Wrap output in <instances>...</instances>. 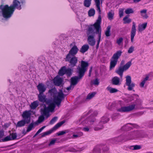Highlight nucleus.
I'll return each mask as SVG.
<instances>
[{"instance_id": "obj_1", "label": "nucleus", "mask_w": 153, "mask_h": 153, "mask_svg": "<svg viewBox=\"0 0 153 153\" xmlns=\"http://www.w3.org/2000/svg\"><path fill=\"white\" fill-rule=\"evenodd\" d=\"M25 3V0H20V1L18 0H13V4L10 6L7 4H1L0 5V16L3 17L5 19H7L12 16L15 8L19 10L22 9L21 3L23 5Z\"/></svg>"}, {"instance_id": "obj_2", "label": "nucleus", "mask_w": 153, "mask_h": 153, "mask_svg": "<svg viewBox=\"0 0 153 153\" xmlns=\"http://www.w3.org/2000/svg\"><path fill=\"white\" fill-rule=\"evenodd\" d=\"M65 98L64 94L63 92L62 89H60L59 92L57 93V95L54 97L53 98V101L52 100L49 99L47 102L46 104L48 105V107L49 109L50 108L54 109L56 105L59 107L62 101Z\"/></svg>"}, {"instance_id": "obj_3", "label": "nucleus", "mask_w": 153, "mask_h": 153, "mask_svg": "<svg viewBox=\"0 0 153 153\" xmlns=\"http://www.w3.org/2000/svg\"><path fill=\"white\" fill-rule=\"evenodd\" d=\"M137 131L130 132L125 134H122L117 137H115L112 139L114 142L117 143L120 142H125L127 140L133 139L136 137L135 134Z\"/></svg>"}, {"instance_id": "obj_4", "label": "nucleus", "mask_w": 153, "mask_h": 153, "mask_svg": "<svg viewBox=\"0 0 153 153\" xmlns=\"http://www.w3.org/2000/svg\"><path fill=\"white\" fill-rule=\"evenodd\" d=\"M31 114L30 110H26L23 111L22 114L23 119L17 122L16 125V127H22L24 126L26 124H29L30 122Z\"/></svg>"}, {"instance_id": "obj_5", "label": "nucleus", "mask_w": 153, "mask_h": 153, "mask_svg": "<svg viewBox=\"0 0 153 153\" xmlns=\"http://www.w3.org/2000/svg\"><path fill=\"white\" fill-rule=\"evenodd\" d=\"M142 104L141 100L136 98L133 104L127 106L121 107L120 108L117 109V111L120 112H129L141 105Z\"/></svg>"}, {"instance_id": "obj_6", "label": "nucleus", "mask_w": 153, "mask_h": 153, "mask_svg": "<svg viewBox=\"0 0 153 153\" xmlns=\"http://www.w3.org/2000/svg\"><path fill=\"white\" fill-rule=\"evenodd\" d=\"M95 32L94 31L92 27H90L88 28L87 33V41L88 44L91 46H94L96 43V41L94 38Z\"/></svg>"}, {"instance_id": "obj_7", "label": "nucleus", "mask_w": 153, "mask_h": 153, "mask_svg": "<svg viewBox=\"0 0 153 153\" xmlns=\"http://www.w3.org/2000/svg\"><path fill=\"white\" fill-rule=\"evenodd\" d=\"M122 53L121 51H119L113 55L111 59L109 66L110 70H111L115 67L117 63L118 59L121 56Z\"/></svg>"}, {"instance_id": "obj_8", "label": "nucleus", "mask_w": 153, "mask_h": 153, "mask_svg": "<svg viewBox=\"0 0 153 153\" xmlns=\"http://www.w3.org/2000/svg\"><path fill=\"white\" fill-rule=\"evenodd\" d=\"M98 114L97 111H94L91 115L85 120H83L82 118L79 120V123H82L83 125L85 124H91L93 123L95 121V119L94 116H96Z\"/></svg>"}, {"instance_id": "obj_9", "label": "nucleus", "mask_w": 153, "mask_h": 153, "mask_svg": "<svg viewBox=\"0 0 153 153\" xmlns=\"http://www.w3.org/2000/svg\"><path fill=\"white\" fill-rule=\"evenodd\" d=\"M131 65V61H128L125 65L123 66H120L116 70L115 72L119 75L120 77L122 78L124 71L128 70Z\"/></svg>"}, {"instance_id": "obj_10", "label": "nucleus", "mask_w": 153, "mask_h": 153, "mask_svg": "<svg viewBox=\"0 0 153 153\" xmlns=\"http://www.w3.org/2000/svg\"><path fill=\"white\" fill-rule=\"evenodd\" d=\"M89 65L87 62L82 60L81 62L80 67L78 66L77 68V73L84 76L85 73L87 69V67Z\"/></svg>"}, {"instance_id": "obj_11", "label": "nucleus", "mask_w": 153, "mask_h": 153, "mask_svg": "<svg viewBox=\"0 0 153 153\" xmlns=\"http://www.w3.org/2000/svg\"><path fill=\"white\" fill-rule=\"evenodd\" d=\"M66 62H68L69 63V65L71 67H74L76 65L78 62V57L76 56H66L65 58Z\"/></svg>"}, {"instance_id": "obj_12", "label": "nucleus", "mask_w": 153, "mask_h": 153, "mask_svg": "<svg viewBox=\"0 0 153 153\" xmlns=\"http://www.w3.org/2000/svg\"><path fill=\"white\" fill-rule=\"evenodd\" d=\"M65 122V121H61L56 124L49 131L43 132L42 134L41 137H45L46 135H48L53 131L56 130L59 128Z\"/></svg>"}, {"instance_id": "obj_13", "label": "nucleus", "mask_w": 153, "mask_h": 153, "mask_svg": "<svg viewBox=\"0 0 153 153\" xmlns=\"http://www.w3.org/2000/svg\"><path fill=\"white\" fill-rule=\"evenodd\" d=\"M109 120L108 115L105 114L101 118L100 122V124H101L100 127H95L94 128L95 131H97L101 130L103 128V124L107 123Z\"/></svg>"}, {"instance_id": "obj_14", "label": "nucleus", "mask_w": 153, "mask_h": 153, "mask_svg": "<svg viewBox=\"0 0 153 153\" xmlns=\"http://www.w3.org/2000/svg\"><path fill=\"white\" fill-rule=\"evenodd\" d=\"M96 3V6L97 7V10L98 12L99 15L98 19L96 20V22L94 24L91 26H95V25H97L98 24H99L100 25L101 23V12L100 7V1H95Z\"/></svg>"}, {"instance_id": "obj_15", "label": "nucleus", "mask_w": 153, "mask_h": 153, "mask_svg": "<svg viewBox=\"0 0 153 153\" xmlns=\"http://www.w3.org/2000/svg\"><path fill=\"white\" fill-rule=\"evenodd\" d=\"M126 85L128 86L127 89L129 91L133 90L135 86L134 83L133 82L131 83V77L130 76H127L126 77Z\"/></svg>"}, {"instance_id": "obj_16", "label": "nucleus", "mask_w": 153, "mask_h": 153, "mask_svg": "<svg viewBox=\"0 0 153 153\" xmlns=\"http://www.w3.org/2000/svg\"><path fill=\"white\" fill-rule=\"evenodd\" d=\"M84 76L79 73H78V75L72 77L71 79V84L73 86L75 85L79 81V80L82 79Z\"/></svg>"}, {"instance_id": "obj_17", "label": "nucleus", "mask_w": 153, "mask_h": 153, "mask_svg": "<svg viewBox=\"0 0 153 153\" xmlns=\"http://www.w3.org/2000/svg\"><path fill=\"white\" fill-rule=\"evenodd\" d=\"M97 25H95V26H93L94 28L96 29V31L95 33L97 34H98V40L97 41V44H99L101 38V29L100 25L99 24H97Z\"/></svg>"}, {"instance_id": "obj_18", "label": "nucleus", "mask_w": 153, "mask_h": 153, "mask_svg": "<svg viewBox=\"0 0 153 153\" xmlns=\"http://www.w3.org/2000/svg\"><path fill=\"white\" fill-rule=\"evenodd\" d=\"M136 32V25L134 22L132 23L131 30L130 32L131 40V42L133 43L134 41V37L135 36Z\"/></svg>"}, {"instance_id": "obj_19", "label": "nucleus", "mask_w": 153, "mask_h": 153, "mask_svg": "<svg viewBox=\"0 0 153 153\" xmlns=\"http://www.w3.org/2000/svg\"><path fill=\"white\" fill-rule=\"evenodd\" d=\"M53 82L55 85L57 86H62V84L63 81L62 78L58 76H56L53 79Z\"/></svg>"}, {"instance_id": "obj_20", "label": "nucleus", "mask_w": 153, "mask_h": 153, "mask_svg": "<svg viewBox=\"0 0 153 153\" xmlns=\"http://www.w3.org/2000/svg\"><path fill=\"white\" fill-rule=\"evenodd\" d=\"M79 51V49L77 46L74 45L71 49L67 56H75Z\"/></svg>"}, {"instance_id": "obj_21", "label": "nucleus", "mask_w": 153, "mask_h": 153, "mask_svg": "<svg viewBox=\"0 0 153 153\" xmlns=\"http://www.w3.org/2000/svg\"><path fill=\"white\" fill-rule=\"evenodd\" d=\"M128 124H130L132 126V127L134 128H137L138 126V125L135 124H132L131 123H128L124 126H123L121 128V130L122 131H127L131 130L132 128L131 127H130L128 125Z\"/></svg>"}, {"instance_id": "obj_22", "label": "nucleus", "mask_w": 153, "mask_h": 153, "mask_svg": "<svg viewBox=\"0 0 153 153\" xmlns=\"http://www.w3.org/2000/svg\"><path fill=\"white\" fill-rule=\"evenodd\" d=\"M39 94H43L44 92L46 89V86L42 83H39L37 86Z\"/></svg>"}, {"instance_id": "obj_23", "label": "nucleus", "mask_w": 153, "mask_h": 153, "mask_svg": "<svg viewBox=\"0 0 153 153\" xmlns=\"http://www.w3.org/2000/svg\"><path fill=\"white\" fill-rule=\"evenodd\" d=\"M38 98L39 101L43 103H47V101L49 99L46 98V96L43 94H39L38 95Z\"/></svg>"}, {"instance_id": "obj_24", "label": "nucleus", "mask_w": 153, "mask_h": 153, "mask_svg": "<svg viewBox=\"0 0 153 153\" xmlns=\"http://www.w3.org/2000/svg\"><path fill=\"white\" fill-rule=\"evenodd\" d=\"M49 108L48 107H47L45 105L43 109H41V113L42 115L45 116L46 118H48L50 116L49 114Z\"/></svg>"}, {"instance_id": "obj_25", "label": "nucleus", "mask_w": 153, "mask_h": 153, "mask_svg": "<svg viewBox=\"0 0 153 153\" xmlns=\"http://www.w3.org/2000/svg\"><path fill=\"white\" fill-rule=\"evenodd\" d=\"M112 83L115 85H119L120 84V79L118 76H115L113 77L112 79Z\"/></svg>"}, {"instance_id": "obj_26", "label": "nucleus", "mask_w": 153, "mask_h": 153, "mask_svg": "<svg viewBox=\"0 0 153 153\" xmlns=\"http://www.w3.org/2000/svg\"><path fill=\"white\" fill-rule=\"evenodd\" d=\"M66 67L65 66H63L61 68L59 71L58 74L60 76H63L65 74Z\"/></svg>"}, {"instance_id": "obj_27", "label": "nucleus", "mask_w": 153, "mask_h": 153, "mask_svg": "<svg viewBox=\"0 0 153 153\" xmlns=\"http://www.w3.org/2000/svg\"><path fill=\"white\" fill-rule=\"evenodd\" d=\"M89 48V46L88 45H84L82 47L80 50V52L83 53L88 50Z\"/></svg>"}, {"instance_id": "obj_28", "label": "nucleus", "mask_w": 153, "mask_h": 153, "mask_svg": "<svg viewBox=\"0 0 153 153\" xmlns=\"http://www.w3.org/2000/svg\"><path fill=\"white\" fill-rule=\"evenodd\" d=\"M57 92V89L55 87L50 89L48 91V93L50 94L51 96L54 97L55 96V95L56 94Z\"/></svg>"}, {"instance_id": "obj_29", "label": "nucleus", "mask_w": 153, "mask_h": 153, "mask_svg": "<svg viewBox=\"0 0 153 153\" xmlns=\"http://www.w3.org/2000/svg\"><path fill=\"white\" fill-rule=\"evenodd\" d=\"M45 119V116L42 115L39 117L38 120L35 122V124L37 125L43 122Z\"/></svg>"}, {"instance_id": "obj_30", "label": "nucleus", "mask_w": 153, "mask_h": 153, "mask_svg": "<svg viewBox=\"0 0 153 153\" xmlns=\"http://www.w3.org/2000/svg\"><path fill=\"white\" fill-rule=\"evenodd\" d=\"M73 71V69L70 68H66L65 74H66L67 77H70L72 75Z\"/></svg>"}, {"instance_id": "obj_31", "label": "nucleus", "mask_w": 153, "mask_h": 153, "mask_svg": "<svg viewBox=\"0 0 153 153\" xmlns=\"http://www.w3.org/2000/svg\"><path fill=\"white\" fill-rule=\"evenodd\" d=\"M147 25V23L146 22L138 26V30L140 32L144 30L146 28Z\"/></svg>"}, {"instance_id": "obj_32", "label": "nucleus", "mask_w": 153, "mask_h": 153, "mask_svg": "<svg viewBox=\"0 0 153 153\" xmlns=\"http://www.w3.org/2000/svg\"><path fill=\"white\" fill-rule=\"evenodd\" d=\"M142 146L140 145H135L130 146L129 148L132 150H138L141 149Z\"/></svg>"}, {"instance_id": "obj_33", "label": "nucleus", "mask_w": 153, "mask_h": 153, "mask_svg": "<svg viewBox=\"0 0 153 153\" xmlns=\"http://www.w3.org/2000/svg\"><path fill=\"white\" fill-rule=\"evenodd\" d=\"M129 15H127L125 16L123 19L124 24H128L131 22V19L128 18Z\"/></svg>"}, {"instance_id": "obj_34", "label": "nucleus", "mask_w": 153, "mask_h": 153, "mask_svg": "<svg viewBox=\"0 0 153 153\" xmlns=\"http://www.w3.org/2000/svg\"><path fill=\"white\" fill-rule=\"evenodd\" d=\"M106 89L111 93H116L118 91L117 89L109 86Z\"/></svg>"}, {"instance_id": "obj_35", "label": "nucleus", "mask_w": 153, "mask_h": 153, "mask_svg": "<svg viewBox=\"0 0 153 153\" xmlns=\"http://www.w3.org/2000/svg\"><path fill=\"white\" fill-rule=\"evenodd\" d=\"M38 106V104L37 101H34L31 103L30 107L31 109H35Z\"/></svg>"}, {"instance_id": "obj_36", "label": "nucleus", "mask_w": 153, "mask_h": 153, "mask_svg": "<svg viewBox=\"0 0 153 153\" xmlns=\"http://www.w3.org/2000/svg\"><path fill=\"white\" fill-rule=\"evenodd\" d=\"M34 124L35 125V123H30L27 127L26 132H29L34 127Z\"/></svg>"}, {"instance_id": "obj_37", "label": "nucleus", "mask_w": 153, "mask_h": 153, "mask_svg": "<svg viewBox=\"0 0 153 153\" xmlns=\"http://www.w3.org/2000/svg\"><path fill=\"white\" fill-rule=\"evenodd\" d=\"M111 27L110 26H108L106 29V30L105 32V34L106 36H110V29H111Z\"/></svg>"}, {"instance_id": "obj_38", "label": "nucleus", "mask_w": 153, "mask_h": 153, "mask_svg": "<svg viewBox=\"0 0 153 153\" xmlns=\"http://www.w3.org/2000/svg\"><path fill=\"white\" fill-rule=\"evenodd\" d=\"M12 140L10 136H8L1 140L0 139V142H5Z\"/></svg>"}, {"instance_id": "obj_39", "label": "nucleus", "mask_w": 153, "mask_h": 153, "mask_svg": "<svg viewBox=\"0 0 153 153\" xmlns=\"http://www.w3.org/2000/svg\"><path fill=\"white\" fill-rule=\"evenodd\" d=\"M88 13L89 16H93L95 14V10L94 8H91L88 11Z\"/></svg>"}, {"instance_id": "obj_40", "label": "nucleus", "mask_w": 153, "mask_h": 153, "mask_svg": "<svg viewBox=\"0 0 153 153\" xmlns=\"http://www.w3.org/2000/svg\"><path fill=\"white\" fill-rule=\"evenodd\" d=\"M91 0H84V5L86 7H89L91 4Z\"/></svg>"}, {"instance_id": "obj_41", "label": "nucleus", "mask_w": 153, "mask_h": 153, "mask_svg": "<svg viewBox=\"0 0 153 153\" xmlns=\"http://www.w3.org/2000/svg\"><path fill=\"white\" fill-rule=\"evenodd\" d=\"M149 78V77L148 76H146V77L140 83V87H144L145 83L146 81Z\"/></svg>"}, {"instance_id": "obj_42", "label": "nucleus", "mask_w": 153, "mask_h": 153, "mask_svg": "<svg viewBox=\"0 0 153 153\" xmlns=\"http://www.w3.org/2000/svg\"><path fill=\"white\" fill-rule=\"evenodd\" d=\"M114 12H109L108 13V18L110 20H112L114 18Z\"/></svg>"}, {"instance_id": "obj_43", "label": "nucleus", "mask_w": 153, "mask_h": 153, "mask_svg": "<svg viewBox=\"0 0 153 153\" xmlns=\"http://www.w3.org/2000/svg\"><path fill=\"white\" fill-rule=\"evenodd\" d=\"M96 93L95 92H93L91 93H89L87 95L86 98V99H90L93 98L95 95Z\"/></svg>"}, {"instance_id": "obj_44", "label": "nucleus", "mask_w": 153, "mask_h": 153, "mask_svg": "<svg viewBox=\"0 0 153 153\" xmlns=\"http://www.w3.org/2000/svg\"><path fill=\"white\" fill-rule=\"evenodd\" d=\"M19 68L20 71L21 72L27 71L26 66L24 65H21L20 66H19Z\"/></svg>"}, {"instance_id": "obj_45", "label": "nucleus", "mask_w": 153, "mask_h": 153, "mask_svg": "<svg viewBox=\"0 0 153 153\" xmlns=\"http://www.w3.org/2000/svg\"><path fill=\"white\" fill-rule=\"evenodd\" d=\"M134 11L133 9L131 8H128L126 9L125 11V13L126 14H129L132 13Z\"/></svg>"}, {"instance_id": "obj_46", "label": "nucleus", "mask_w": 153, "mask_h": 153, "mask_svg": "<svg viewBox=\"0 0 153 153\" xmlns=\"http://www.w3.org/2000/svg\"><path fill=\"white\" fill-rule=\"evenodd\" d=\"M58 117H54L51 119L50 122V124H53L55 123L57 120Z\"/></svg>"}, {"instance_id": "obj_47", "label": "nucleus", "mask_w": 153, "mask_h": 153, "mask_svg": "<svg viewBox=\"0 0 153 153\" xmlns=\"http://www.w3.org/2000/svg\"><path fill=\"white\" fill-rule=\"evenodd\" d=\"M83 135V133L82 132H80L79 133V134H74L72 137V138H77L78 137H80L81 136H82Z\"/></svg>"}, {"instance_id": "obj_48", "label": "nucleus", "mask_w": 153, "mask_h": 153, "mask_svg": "<svg viewBox=\"0 0 153 153\" xmlns=\"http://www.w3.org/2000/svg\"><path fill=\"white\" fill-rule=\"evenodd\" d=\"M93 152H94L96 153H100L101 149L99 147H96L94 148Z\"/></svg>"}, {"instance_id": "obj_49", "label": "nucleus", "mask_w": 153, "mask_h": 153, "mask_svg": "<svg viewBox=\"0 0 153 153\" xmlns=\"http://www.w3.org/2000/svg\"><path fill=\"white\" fill-rule=\"evenodd\" d=\"M66 131L67 130L60 131L59 132L57 133L56 134L58 136L63 135L67 132Z\"/></svg>"}, {"instance_id": "obj_50", "label": "nucleus", "mask_w": 153, "mask_h": 153, "mask_svg": "<svg viewBox=\"0 0 153 153\" xmlns=\"http://www.w3.org/2000/svg\"><path fill=\"white\" fill-rule=\"evenodd\" d=\"M138 95L137 94H134L133 95H131L130 96V100L131 101L135 100L136 98V97H137Z\"/></svg>"}, {"instance_id": "obj_51", "label": "nucleus", "mask_w": 153, "mask_h": 153, "mask_svg": "<svg viewBox=\"0 0 153 153\" xmlns=\"http://www.w3.org/2000/svg\"><path fill=\"white\" fill-rule=\"evenodd\" d=\"M12 136V140H14L16 139L17 137V134L16 133H13L10 134Z\"/></svg>"}, {"instance_id": "obj_52", "label": "nucleus", "mask_w": 153, "mask_h": 153, "mask_svg": "<svg viewBox=\"0 0 153 153\" xmlns=\"http://www.w3.org/2000/svg\"><path fill=\"white\" fill-rule=\"evenodd\" d=\"M91 83H92V82H91ZM93 84L94 85H98L99 84V82L98 79L97 78L94 80L93 82Z\"/></svg>"}, {"instance_id": "obj_53", "label": "nucleus", "mask_w": 153, "mask_h": 153, "mask_svg": "<svg viewBox=\"0 0 153 153\" xmlns=\"http://www.w3.org/2000/svg\"><path fill=\"white\" fill-rule=\"evenodd\" d=\"M57 140L56 139H52L50 142L48 144L49 146H50L51 145H53L55 143Z\"/></svg>"}, {"instance_id": "obj_54", "label": "nucleus", "mask_w": 153, "mask_h": 153, "mask_svg": "<svg viewBox=\"0 0 153 153\" xmlns=\"http://www.w3.org/2000/svg\"><path fill=\"white\" fill-rule=\"evenodd\" d=\"M123 38L122 37H120L117 40V43L118 45H120L123 41Z\"/></svg>"}, {"instance_id": "obj_55", "label": "nucleus", "mask_w": 153, "mask_h": 153, "mask_svg": "<svg viewBox=\"0 0 153 153\" xmlns=\"http://www.w3.org/2000/svg\"><path fill=\"white\" fill-rule=\"evenodd\" d=\"M134 47L133 46H131L128 50V53H131L133 52L134 51Z\"/></svg>"}, {"instance_id": "obj_56", "label": "nucleus", "mask_w": 153, "mask_h": 153, "mask_svg": "<svg viewBox=\"0 0 153 153\" xmlns=\"http://www.w3.org/2000/svg\"><path fill=\"white\" fill-rule=\"evenodd\" d=\"M123 14V9L119 10V15L120 18L122 17Z\"/></svg>"}, {"instance_id": "obj_57", "label": "nucleus", "mask_w": 153, "mask_h": 153, "mask_svg": "<svg viewBox=\"0 0 153 153\" xmlns=\"http://www.w3.org/2000/svg\"><path fill=\"white\" fill-rule=\"evenodd\" d=\"M90 128L88 127H85L83 128L82 130L88 132L90 131Z\"/></svg>"}, {"instance_id": "obj_58", "label": "nucleus", "mask_w": 153, "mask_h": 153, "mask_svg": "<svg viewBox=\"0 0 153 153\" xmlns=\"http://www.w3.org/2000/svg\"><path fill=\"white\" fill-rule=\"evenodd\" d=\"M4 135V133L3 130H0V138H2Z\"/></svg>"}, {"instance_id": "obj_59", "label": "nucleus", "mask_w": 153, "mask_h": 153, "mask_svg": "<svg viewBox=\"0 0 153 153\" xmlns=\"http://www.w3.org/2000/svg\"><path fill=\"white\" fill-rule=\"evenodd\" d=\"M85 149V147H77L76 150V152L77 151H81L84 150Z\"/></svg>"}, {"instance_id": "obj_60", "label": "nucleus", "mask_w": 153, "mask_h": 153, "mask_svg": "<svg viewBox=\"0 0 153 153\" xmlns=\"http://www.w3.org/2000/svg\"><path fill=\"white\" fill-rule=\"evenodd\" d=\"M45 127V126H44L40 128L37 131V132L39 134L41 132L42 130Z\"/></svg>"}, {"instance_id": "obj_61", "label": "nucleus", "mask_w": 153, "mask_h": 153, "mask_svg": "<svg viewBox=\"0 0 153 153\" xmlns=\"http://www.w3.org/2000/svg\"><path fill=\"white\" fill-rule=\"evenodd\" d=\"M69 152H76V149H75L74 148H72L70 149L68 151Z\"/></svg>"}, {"instance_id": "obj_62", "label": "nucleus", "mask_w": 153, "mask_h": 153, "mask_svg": "<svg viewBox=\"0 0 153 153\" xmlns=\"http://www.w3.org/2000/svg\"><path fill=\"white\" fill-rule=\"evenodd\" d=\"M72 86H73L71 84L68 87H67L66 88V89L68 91H69L71 90V88L72 87Z\"/></svg>"}, {"instance_id": "obj_63", "label": "nucleus", "mask_w": 153, "mask_h": 153, "mask_svg": "<svg viewBox=\"0 0 153 153\" xmlns=\"http://www.w3.org/2000/svg\"><path fill=\"white\" fill-rule=\"evenodd\" d=\"M147 12V10L146 9H143L142 10H141L140 11L141 13H146Z\"/></svg>"}, {"instance_id": "obj_64", "label": "nucleus", "mask_w": 153, "mask_h": 153, "mask_svg": "<svg viewBox=\"0 0 153 153\" xmlns=\"http://www.w3.org/2000/svg\"><path fill=\"white\" fill-rule=\"evenodd\" d=\"M125 42V43L127 44L128 42V39L127 37L124 38Z\"/></svg>"}]
</instances>
